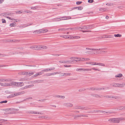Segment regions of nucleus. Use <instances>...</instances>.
Returning <instances> with one entry per match:
<instances>
[{
  "label": "nucleus",
  "instance_id": "nucleus-1",
  "mask_svg": "<svg viewBox=\"0 0 125 125\" xmlns=\"http://www.w3.org/2000/svg\"><path fill=\"white\" fill-rule=\"evenodd\" d=\"M106 49V48H102L98 49H93V51L94 52H93V54H98L99 53V52H98V51H100L105 50Z\"/></svg>",
  "mask_w": 125,
  "mask_h": 125
},
{
  "label": "nucleus",
  "instance_id": "nucleus-2",
  "mask_svg": "<svg viewBox=\"0 0 125 125\" xmlns=\"http://www.w3.org/2000/svg\"><path fill=\"white\" fill-rule=\"evenodd\" d=\"M109 121H111L113 123H119L120 122L119 119L118 118H113L109 120Z\"/></svg>",
  "mask_w": 125,
  "mask_h": 125
},
{
  "label": "nucleus",
  "instance_id": "nucleus-3",
  "mask_svg": "<svg viewBox=\"0 0 125 125\" xmlns=\"http://www.w3.org/2000/svg\"><path fill=\"white\" fill-rule=\"evenodd\" d=\"M13 85H15L17 86H21L23 85L24 83L22 82H13L12 83Z\"/></svg>",
  "mask_w": 125,
  "mask_h": 125
},
{
  "label": "nucleus",
  "instance_id": "nucleus-4",
  "mask_svg": "<svg viewBox=\"0 0 125 125\" xmlns=\"http://www.w3.org/2000/svg\"><path fill=\"white\" fill-rule=\"evenodd\" d=\"M20 74L22 75H25L29 74L30 75H32L34 74L32 72H22L20 73Z\"/></svg>",
  "mask_w": 125,
  "mask_h": 125
},
{
  "label": "nucleus",
  "instance_id": "nucleus-5",
  "mask_svg": "<svg viewBox=\"0 0 125 125\" xmlns=\"http://www.w3.org/2000/svg\"><path fill=\"white\" fill-rule=\"evenodd\" d=\"M25 93V92L24 91H22L21 92H19L17 93H15L14 94H12V96L13 97L15 96H17L18 95L22 94H24Z\"/></svg>",
  "mask_w": 125,
  "mask_h": 125
},
{
  "label": "nucleus",
  "instance_id": "nucleus-6",
  "mask_svg": "<svg viewBox=\"0 0 125 125\" xmlns=\"http://www.w3.org/2000/svg\"><path fill=\"white\" fill-rule=\"evenodd\" d=\"M61 18L63 19H60V20H55V21H60L62 20H67L71 19V17L70 16H67V17H63Z\"/></svg>",
  "mask_w": 125,
  "mask_h": 125
},
{
  "label": "nucleus",
  "instance_id": "nucleus-7",
  "mask_svg": "<svg viewBox=\"0 0 125 125\" xmlns=\"http://www.w3.org/2000/svg\"><path fill=\"white\" fill-rule=\"evenodd\" d=\"M19 110L18 109H16L14 108H8L6 109V111H8L12 112L13 113L14 112L17 111Z\"/></svg>",
  "mask_w": 125,
  "mask_h": 125
},
{
  "label": "nucleus",
  "instance_id": "nucleus-8",
  "mask_svg": "<svg viewBox=\"0 0 125 125\" xmlns=\"http://www.w3.org/2000/svg\"><path fill=\"white\" fill-rule=\"evenodd\" d=\"M63 105L66 107H72L73 105L72 104L69 103H65L63 104Z\"/></svg>",
  "mask_w": 125,
  "mask_h": 125
},
{
  "label": "nucleus",
  "instance_id": "nucleus-9",
  "mask_svg": "<svg viewBox=\"0 0 125 125\" xmlns=\"http://www.w3.org/2000/svg\"><path fill=\"white\" fill-rule=\"evenodd\" d=\"M12 82H11L10 83H2V85L4 86H6L13 85L12 83Z\"/></svg>",
  "mask_w": 125,
  "mask_h": 125
},
{
  "label": "nucleus",
  "instance_id": "nucleus-10",
  "mask_svg": "<svg viewBox=\"0 0 125 125\" xmlns=\"http://www.w3.org/2000/svg\"><path fill=\"white\" fill-rule=\"evenodd\" d=\"M73 108L74 109H81L82 110L85 109V107H84L80 106H75Z\"/></svg>",
  "mask_w": 125,
  "mask_h": 125
},
{
  "label": "nucleus",
  "instance_id": "nucleus-11",
  "mask_svg": "<svg viewBox=\"0 0 125 125\" xmlns=\"http://www.w3.org/2000/svg\"><path fill=\"white\" fill-rule=\"evenodd\" d=\"M94 24L87 25L86 26L87 30L91 29L94 27Z\"/></svg>",
  "mask_w": 125,
  "mask_h": 125
},
{
  "label": "nucleus",
  "instance_id": "nucleus-12",
  "mask_svg": "<svg viewBox=\"0 0 125 125\" xmlns=\"http://www.w3.org/2000/svg\"><path fill=\"white\" fill-rule=\"evenodd\" d=\"M118 110H122L125 109V106H119L116 107Z\"/></svg>",
  "mask_w": 125,
  "mask_h": 125
},
{
  "label": "nucleus",
  "instance_id": "nucleus-13",
  "mask_svg": "<svg viewBox=\"0 0 125 125\" xmlns=\"http://www.w3.org/2000/svg\"><path fill=\"white\" fill-rule=\"evenodd\" d=\"M30 48L35 49L39 50V46L34 45L30 47Z\"/></svg>",
  "mask_w": 125,
  "mask_h": 125
},
{
  "label": "nucleus",
  "instance_id": "nucleus-14",
  "mask_svg": "<svg viewBox=\"0 0 125 125\" xmlns=\"http://www.w3.org/2000/svg\"><path fill=\"white\" fill-rule=\"evenodd\" d=\"M47 48V46L44 45H39V49H46Z\"/></svg>",
  "mask_w": 125,
  "mask_h": 125
},
{
  "label": "nucleus",
  "instance_id": "nucleus-15",
  "mask_svg": "<svg viewBox=\"0 0 125 125\" xmlns=\"http://www.w3.org/2000/svg\"><path fill=\"white\" fill-rule=\"evenodd\" d=\"M41 29L36 30L34 31L33 32V33L34 34H38L41 33Z\"/></svg>",
  "mask_w": 125,
  "mask_h": 125
},
{
  "label": "nucleus",
  "instance_id": "nucleus-16",
  "mask_svg": "<svg viewBox=\"0 0 125 125\" xmlns=\"http://www.w3.org/2000/svg\"><path fill=\"white\" fill-rule=\"evenodd\" d=\"M104 97L106 98H115L116 99V97L106 95Z\"/></svg>",
  "mask_w": 125,
  "mask_h": 125
},
{
  "label": "nucleus",
  "instance_id": "nucleus-17",
  "mask_svg": "<svg viewBox=\"0 0 125 125\" xmlns=\"http://www.w3.org/2000/svg\"><path fill=\"white\" fill-rule=\"evenodd\" d=\"M78 29H79L80 30H85L86 29H87L86 26H84L79 27L78 28Z\"/></svg>",
  "mask_w": 125,
  "mask_h": 125
},
{
  "label": "nucleus",
  "instance_id": "nucleus-18",
  "mask_svg": "<svg viewBox=\"0 0 125 125\" xmlns=\"http://www.w3.org/2000/svg\"><path fill=\"white\" fill-rule=\"evenodd\" d=\"M29 113H31V114H40V115L42 114V113H41L39 112H34L33 111H31V112H29Z\"/></svg>",
  "mask_w": 125,
  "mask_h": 125
},
{
  "label": "nucleus",
  "instance_id": "nucleus-19",
  "mask_svg": "<svg viewBox=\"0 0 125 125\" xmlns=\"http://www.w3.org/2000/svg\"><path fill=\"white\" fill-rule=\"evenodd\" d=\"M41 33L46 32L48 31V30L47 29H41Z\"/></svg>",
  "mask_w": 125,
  "mask_h": 125
},
{
  "label": "nucleus",
  "instance_id": "nucleus-20",
  "mask_svg": "<svg viewBox=\"0 0 125 125\" xmlns=\"http://www.w3.org/2000/svg\"><path fill=\"white\" fill-rule=\"evenodd\" d=\"M118 83H112L111 84V85L112 86L115 87H118Z\"/></svg>",
  "mask_w": 125,
  "mask_h": 125
},
{
  "label": "nucleus",
  "instance_id": "nucleus-21",
  "mask_svg": "<svg viewBox=\"0 0 125 125\" xmlns=\"http://www.w3.org/2000/svg\"><path fill=\"white\" fill-rule=\"evenodd\" d=\"M123 76L122 74L121 73H119L117 75H115V77L116 78V77H119L120 78L121 77Z\"/></svg>",
  "mask_w": 125,
  "mask_h": 125
},
{
  "label": "nucleus",
  "instance_id": "nucleus-22",
  "mask_svg": "<svg viewBox=\"0 0 125 125\" xmlns=\"http://www.w3.org/2000/svg\"><path fill=\"white\" fill-rule=\"evenodd\" d=\"M80 60H82L80 57H75L74 61H75L76 62H77L80 61Z\"/></svg>",
  "mask_w": 125,
  "mask_h": 125
},
{
  "label": "nucleus",
  "instance_id": "nucleus-23",
  "mask_svg": "<svg viewBox=\"0 0 125 125\" xmlns=\"http://www.w3.org/2000/svg\"><path fill=\"white\" fill-rule=\"evenodd\" d=\"M97 62H89V64L92 65H97Z\"/></svg>",
  "mask_w": 125,
  "mask_h": 125
},
{
  "label": "nucleus",
  "instance_id": "nucleus-24",
  "mask_svg": "<svg viewBox=\"0 0 125 125\" xmlns=\"http://www.w3.org/2000/svg\"><path fill=\"white\" fill-rule=\"evenodd\" d=\"M42 74V72H39L34 75V77H36L38 76L41 75Z\"/></svg>",
  "mask_w": 125,
  "mask_h": 125
},
{
  "label": "nucleus",
  "instance_id": "nucleus-25",
  "mask_svg": "<svg viewBox=\"0 0 125 125\" xmlns=\"http://www.w3.org/2000/svg\"><path fill=\"white\" fill-rule=\"evenodd\" d=\"M59 62L60 63H66L67 62H70V61H59Z\"/></svg>",
  "mask_w": 125,
  "mask_h": 125
},
{
  "label": "nucleus",
  "instance_id": "nucleus-26",
  "mask_svg": "<svg viewBox=\"0 0 125 125\" xmlns=\"http://www.w3.org/2000/svg\"><path fill=\"white\" fill-rule=\"evenodd\" d=\"M91 70V69H83V70H82V71H88Z\"/></svg>",
  "mask_w": 125,
  "mask_h": 125
},
{
  "label": "nucleus",
  "instance_id": "nucleus-27",
  "mask_svg": "<svg viewBox=\"0 0 125 125\" xmlns=\"http://www.w3.org/2000/svg\"><path fill=\"white\" fill-rule=\"evenodd\" d=\"M114 36L115 37H121L122 35H121L120 34H114Z\"/></svg>",
  "mask_w": 125,
  "mask_h": 125
},
{
  "label": "nucleus",
  "instance_id": "nucleus-28",
  "mask_svg": "<svg viewBox=\"0 0 125 125\" xmlns=\"http://www.w3.org/2000/svg\"><path fill=\"white\" fill-rule=\"evenodd\" d=\"M97 65H99L102 66H105V65L104 64L100 63H98Z\"/></svg>",
  "mask_w": 125,
  "mask_h": 125
},
{
  "label": "nucleus",
  "instance_id": "nucleus-29",
  "mask_svg": "<svg viewBox=\"0 0 125 125\" xmlns=\"http://www.w3.org/2000/svg\"><path fill=\"white\" fill-rule=\"evenodd\" d=\"M93 52H92L91 51H87L85 52L86 53H88L89 54H93Z\"/></svg>",
  "mask_w": 125,
  "mask_h": 125
},
{
  "label": "nucleus",
  "instance_id": "nucleus-30",
  "mask_svg": "<svg viewBox=\"0 0 125 125\" xmlns=\"http://www.w3.org/2000/svg\"><path fill=\"white\" fill-rule=\"evenodd\" d=\"M16 23L15 22H13L12 23H11L10 24V26L11 27H13L15 26L16 25Z\"/></svg>",
  "mask_w": 125,
  "mask_h": 125
},
{
  "label": "nucleus",
  "instance_id": "nucleus-31",
  "mask_svg": "<svg viewBox=\"0 0 125 125\" xmlns=\"http://www.w3.org/2000/svg\"><path fill=\"white\" fill-rule=\"evenodd\" d=\"M73 39H78L80 38V37L79 36H73Z\"/></svg>",
  "mask_w": 125,
  "mask_h": 125
},
{
  "label": "nucleus",
  "instance_id": "nucleus-32",
  "mask_svg": "<svg viewBox=\"0 0 125 125\" xmlns=\"http://www.w3.org/2000/svg\"><path fill=\"white\" fill-rule=\"evenodd\" d=\"M101 51V52L100 53V54L102 53L105 54L107 52L106 51H104L103 50Z\"/></svg>",
  "mask_w": 125,
  "mask_h": 125
},
{
  "label": "nucleus",
  "instance_id": "nucleus-33",
  "mask_svg": "<svg viewBox=\"0 0 125 125\" xmlns=\"http://www.w3.org/2000/svg\"><path fill=\"white\" fill-rule=\"evenodd\" d=\"M118 87H123V85L122 83H118Z\"/></svg>",
  "mask_w": 125,
  "mask_h": 125
},
{
  "label": "nucleus",
  "instance_id": "nucleus-34",
  "mask_svg": "<svg viewBox=\"0 0 125 125\" xmlns=\"http://www.w3.org/2000/svg\"><path fill=\"white\" fill-rule=\"evenodd\" d=\"M69 29L70 28H68V29H64V28H62V29H59L58 30V31H65L66 30Z\"/></svg>",
  "mask_w": 125,
  "mask_h": 125
},
{
  "label": "nucleus",
  "instance_id": "nucleus-35",
  "mask_svg": "<svg viewBox=\"0 0 125 125\" xmlns=\"http://www.w3.org/2000/svg\"><path fill=\"white\" fill-rule=\"evenodd\" d=\"M99 10L100 11H104L106 10V9L105 8H102L100 9Z\"/></svg>",
  "mask_w": 125,
  "mask_h": 125
},
{
  "label": "nucleus",
  "instance_id": "nucleus-36",
  "mask_svg": "<svg viewBox=\"0 0 125 125\" xmlns=\"http://www.w3.org/2000/svg\"><path fill=\"white\" fill-rule=\"evenodd\" d=\"M11 80V79H4V81L6 82H9Z\"/></svg>",
  "mask_w": 125,
  "mask_h": 125
},
{
  "label": "nucleus",
  "instance_id": "nucleus-37",
  "mask_svg": "<svg viewBox=\"0 0 125 125\" xmlns=\"http://www.w3.org/2000/svg\"><path fill=\"white\" fill-rule=\"evenodd\" d=\"M78 10H81L83 9V7L82 6H80L77 7Z\"/></svg>",
  "mask_w": 125,
  "mask_h": 125
},
{
  "label": "nucleus",
  "instance_id": "nucleus-38",
  "mask_svg": "<svg viewBox=\"0 0 125 125\" xmlns=\"http://www.w3.org/2000/svg\"><path fill=\"white\" fill-rule=\"evenodd\" d=\"M106 5L108 6H113V4L111 3H107L106 4Z\"/></svg>",
  "mask_w": 125,
  "mask_h": 125
},
{
  "label": "nucleus",
  "instance_id": "nucleus-39",
  "mask_svg": "<svg viewBox=\"0 0 125 125\" xmlns=\"http://www.w3.org/2000/svg\"><path fill=\"white\" fill-rule=\"evenodd\" d=\"M49 71L48 69H44L42 71V72H48Z\"/></svg>",
  "mask_w": 125,
  "mask_h": 125
},
{
  "label": "nucleus",
  "instance_id": "nucleus-40",
  "mask_svg": "<svg viewBox=\"0 0 125 125\" xmlns=\"http://www.w3.org/2000/svg\"><path fill=\"white\" fill-rule=\"evenodd\" d=\"M15 12L17 13H21L22 12L21 10H19L16 11Z\"/></svg>",
  "mask_w": 125,
  "mask_h": 125
},
{
  "label": "nucleus",
  "instance_id": "nucleus-41",
  "mask_svg": "<svg viewBox=\"0 0 125 125\" xmlns=\"http://www.w3.org/2000/svg\"><path fill=\"white\" fill-rule=\"evenodd\" d=\"M93 96L97 97H101L100 96L98 95L97 94H94Z\"/></svg>",
  "mask_w": 125,
  "mask_h": 125
},
{
  "label": "nucleus",
  "instance_id": "nucleus-42",
  "mask_svg": "<svg viewBox=\"0 0 125 125\" xmlns=\"http://www.w3.org/2000/svg\"><path fill=\"white\" fill-rule=\"evenodd\" d=\"M81 70H83V69L82 68H77L76 70V71H82Z\"/></svg>",
  "mask_w": 125,
  "mask_h": 125
},
{
  "label": "nucleus",
  "instance_id": "nucleus-43",
  "mask_svg": "<svg viewBox=\"0 0 125 125\" xmlns=\"http://www.w3.org/2000/svg\"><path fill=\"white\" fill-rule=\"evenodd\" d=\"M7 102V101L5 100L3 101H2L0 102V103L2 104L3 103H6Z\"/></svg>",
  "mask_w": 125,
  "mask_h": 125
},
{
  "label": "nucleus",
  "instance_id": "nucleus-44",
  "mask_svg": "<svg viewBox=\"0 0 125 125\" xmlns=\"http://www.w3.org/2000/svg\"><path fill=\"white\" fill-rule=\"evenodd\" d=\"M71 75V74L70 73H65V76H67L68 75Z\"/></svg>",
  "mask_w": 125,
  "mask_h": 125
},
{
  "label": "nucleus",
  "instance_id": "nucleus-45",
  "mask_svg": "<svg viewBox=\"0 0 125 125\" xmlns=\"http://www.w3.org/2000/svg\"><path fill=\"white\" fill-rule=\"evenodd\" d=\"M2 23H6V21L5 20L3 19H2Z\"/></svg>",
  "mask_w": 125,
  "mask_h": 125
},
{
  "label": "nucleus",
  "instance_id": "nucleus-46",
  "mask_svg": "<svg viewBox=\"0 0 125 125\" xmlns=\"http://www.w3.org/2000/svg\"><path fill=\"white\" fill-rule=\"evenodd\" d=\"M94 1L93 0H88V2L89 3H93L94 2Z\"/></svg>",
  "mask_w": 125,
  "mask_h": 125
},
{
  "label": "nucleus",
  "instance_id": "nucleus-47",
  "mask_svg": "<svg viewBox=\"0 0 125 125\" xmlns=\"http://www.w3.org/2000/svg\"><path fill=\"white\" fill-rule=\"evenodd\" d=\"M82 3V1H77L76 2V4L77 5H79Z\"/></svg>",
  "mask_w": 125,
  "mask_h": 125
},
{
  "label": "nucleus",
  "instance_id": "nucleus-48",
  "mask_svg": "<svg viewBox=\"0 0 125 125\" xmlns=\"http://www.w3.org/2000/svg\"><path fill=\"white\" fill-rule=\"evenodd\" d=\"M49 71H51L52 70H54L55 69V68L54 67L53 68H51L50 69H48Z\"/></svg>",
  "mask_w": 125,
  "mask_h": 125
},
{
  "label": "nucleus",
  "instance_id": "nucleus-49",
  "mask_svg": "<svg viewBox=\"0 0 125 125\" xmlns=\"http://www.w3.org/2000/svg\"><path fill=\"white\" fill-rule=\"evenodd\" d=\"M64 38L66 39H67L68 38H70V37H68V35H65Z\"/></svg>",
  "mask_w": 125,
  "mask_h": 125
},
{
  "label": "nucleus",
  "instance_id": "nucleus-50",
  "mask_svg": "<svg viewBox=\"0 0 125 125\" xmlns=\"http://www.w3.org/2000/svg\"><path fill=\"white\" fill-rule=\"evenodd\" d=\"M81 60H80V61H84L85 60V58H80Z\"/></svg>",
  "mask_w": 125,
  "mask_h": 125
},
{
  "label": "nucleus",
  "instance_id": "nucleus-51",
  "mask_svg": "<svg viewBox=\"0 0 125 125\" xmlns=\"http://www.w3.org/2000/svg\"><path fill=\"white\" fill-rule=\"evenodd\" d=\"M86 49L87 50H89L92 51H93V48H86Z\"/></svg>",
  "mask_w": 125,
  "mask_h": 125
},
{
  "label": "nucleus",
  "instance_id": "nucleus-52",
  "mask_svg": "<svg viewBox=\"0 0 125 125\" xmlns=\"http://www.w3.org/2000/svg\"><path fill=\"white\" fill-rule=\"evenodd\" d=\"M50 73H47L45 74V76H51Z\"/></svg>",
  "mask_w": 125,
  "mask_h": 125
},
{
  "label": "nucleus",
  "instance_id": "nucleus-53",
  "mask_svg": "<svg viewBox=\"0 0 125 125\" xmlns=\"http://www.w3.org/2000/svg\"><path fill=\"white\" fill-rule=\"evenodd\" d=\"M78 117H82V116H86L84 115H77Z\"/></svg>",
  "mask_w": 125,
  "mask_h": 125
},
{
  "label": "nucleus",
  "instance_id": "nucleus-54",
  "mask_svg": "<svg viewBox=\"0 0 125 125\" xmlns=\"http://www.w3.org/2000/svg\"><path fill=\"white\" fill-rule=\"evenodd\" d=\"M6 18H7L9 19L10 20H15V19H14L11 18L10 17H6Z\"/></svg>",
  "mask_w": 125,
  "mask_h": 125
},
{
  "label": "nucleus",
  "instance_id": "nucleus-55",
  "mask_svg": "<svg viewBox=\"0 0 125 125\" xmlns=\"http://www.w3.org/2000/svg\"><path fill=\"white\" fill-rule=\"evenodd\" d=\"M0 82H4V79H0Z\"/></svg>",
  "mask_w": 125,
  "mask_h": 125
},
{
  "label": "nucleus",
  "instance_id": "nucleus-56",
  "mask_svg": "<svg viewBox=\"0 0 125 125\" xmlns=\"http://www.w3.org/2000/svg\"><path fill=\"white\" fill-rule=\"evenodd\" d=\"M25 12L26 13H31V11H30L26 10L25 11Z\"/></svg>",
  "mask_w": 125,
  "mask_h": 125
},
{
  "label": "nucleus",
  "instance_id": "nucleus-57",
  "mask_svg": "<svg viewBox=\"0 0 125 125\" xmlns=\"http://www.w3.org/2000/svg\"><path fill=\"white\" fill-rule=\"evenodd\" d=\"M99 110H94V112L95 113H99Z\"/></svg>",
  "mask_w": 125,
  "mask_h": 125
},
{
  "label": "nucleus",
  "instance_id": "nucleus-58",
  "mask_svg": "<svg viewBox=\"0 0 125 125\" xmlns=\"http://www.w3.org/2000/svg\"><path fill=\"white\" fill-rule=\"evenodd\" d=\"M90 60V59L89 58H85L84 61H88Z\"/></svg>",
  "mask_w": 125,
  "mask_h": 125
},
{
  "label": "nucleus",
  "instance_id": "nucleus-59",
  "mask_svg": "<svg viewBox=\"0 0 125 125\" xmlns=\"http://www.w3.org/2000/svg\"><path fill=\"white\" fill-rule=\"evenodd\" d=\"M60 97L61 98L64 99L65 97L64 96H60Z\"/></svg>",
  "mask_w": 125,
  "mask_h": 125
},
{
  "label": "nucleus",
  "instance_id": "nucleus-60",
  "mask_svg": "<svg viewBox=\"0 0 125 125\" xmlns=\"http://www.w3.org/2000/svg\"><path fill=\"white\" fill-rule=\"evenodd\" d=\"M92 69L93 70H94L98 71H100L99 70L97 69H95L94 68H93Z\"/></svg>",
  "mask_w": 125,
  "mask_h": 125
},
{
  "label": "nucleus",
  "instance_id": "nucleus-61",
  "mask_svg": "<svg viewBox=\"0 0 125 125\" xmlns=\"http://www.w3.org/2000/svg\"><path fill=\"white\" fill-rule=\"evenodd\" d=\"M64 66L65 67H70V66H71V65H64Z\"/></svg>",
  "mask_w": 125,
  "mask_h": 125
},
{
  "label": "nucleus",
  "instance_id": "nucleus-62",
  "mask_svg": "<svg viewBox=\"0 0 125 125\" xmlns=\"http://www.w3.org/2000/svg\"><path fill=\"white\" fill-rule=\"evenodd\" d=\"M43 80H40L38 81H36L35 82H38V83H41L42 82H43Z\"/></svg>",
  "mask_w": 125,
  "mask_h": 125
},
{
  "label": "nucleus",
  "instance_id": "nucleus-63",
  "mask_svg": "<svg viewBox=\"0 0 125 125\" xmlns=\"http://www.w3.org/2000/svg\"><path fill=\"white\" fill-rule=\"evenodd\" d=\"M99 113H103L104 112H105V111H102V110H99Z\"/></svg>",
  "mask_w": 125,
  "mask_h": 125
},
{
  "label": "nucleus",
  "instance_id": "nucleus-64",
  "mask_svg": "<svg viewBox=\"0 0 125 125\" xmlns=\"http://www.w3.org/2000/svg\"><path fill=\"white\" fill-rule=\"evenodd\" d=\"M33 85H34L33 84H32V85H28V88H30L31 87L33 86Z\"/></svg>",
  "mask_w": 125,
  "mask_h": 125
}]
</instances>
